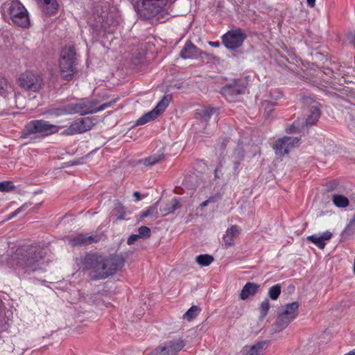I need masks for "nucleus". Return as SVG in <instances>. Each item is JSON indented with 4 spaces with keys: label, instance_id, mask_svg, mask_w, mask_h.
<instances>
[{
    "label": "nucleus",
    "instance_id": "nucleus-1",
    "mask_svg": "<svg viewBox=\"0 0 355 355\" xmlns=\"http://www.w3.org/2000/svg\"><path fill=\"white\" fill-rule=\"evenodd\" d=\"M125 259L120 255H112L104 258L98 254H87L82 261L83 268L89 272L92 280L105 279L121 268Z\"/></svg>",
    "mask_w": 355,
    "mask_h": 355
},
{
    "label": "nucleus",
    "instance_id": "nucleus-2",
    "mask_svg": "<svg viewBox=\"0 0 355 355\" xmlns=\"http://www.w3.org/2000/svg\"><path fill=\"white\" fill-rule=\"evenodd\" d=\"M46 254V251L37 246L23 245L16 250L12 260L24 273H30L40 268Z\"/></svg>",
    "mask_w": 355,
    "mask_h": 355
},
{
    "label": "nucleus",
    "instance_id": "nucleus-3",
    "mask_svg": "<svg viewBox=\"0 0 355 355\" xmlns=\"http://www.w3.org/2000/svg\"><path fill=\"white\" fill-rule=\"evenodd\" d=\"M1 9L3 15H8L14 25L21 28L29 26L28 12L19 0H8L1 6Z\"/></svg>",
    "mask_w": 355,
    "mask_h": 355
},
{
    "label": "nucleus",
    "instance_id": "nucleus-4",
    "mask_svg": "<svg viewBox=\"0 0 355 355\" xmlns=\"http://www.w3.org/2000/svg\"><path fill=\"white\" fill-rule=\"evenodd\" d=\"M78 59L75 49L67 46L60 53L59 69L61 76L66 80H71L77 71Z\"/></svg>",
    "mask_w": 355,
    "mask_h": 355
},
{
    "label": "nucleus",
    "instance_id": "nucleus-5",
    "mask_svg": "<svg viewBox=\"0 0 355 355\" xmlns=\"http://www.w3.org/2000/svg\"><path fill=\"white\" fill-rule=\"evenodd\" d=\"M299 303L293 302L278 309L275 322L277 331L284 329L297 315Z\"/></svg>",
    "mask_w": 355,
    "mask_h": 355
},
{
    "label": "nucleus",
    "instance_id": "nucleus-6",
    "mask_svg": "<svg viewBox=\"0 0 355 355\" xmlns=\"http://www.w3.org/2000/svg\"><path fill=\"white\" fill-rule=\"evenodd\" d=\"M167 0H139L137 3L138 14L145 19L157 15L166 5Z\"/></svg>",
    "mask_w": 355,
    "mask_h": 355
},
{
    "label": "nucleus",
    "instance_id": "nucleus-7",
    "mask_svg": "<svg viewBox=\"0 0 355 355\" xmlns=\"http://www.w3.org/2000/svg\"><path fill=\"white\" fill-rule=\"evenodd\" d=\"M63 126L51 124L44 120H33L25 126L26 135L38 134L41 136H47L58 132Z\"/></svg>",
    "mask_w": 355,
    "mask_h": 355
},
{
    "label": "nucleus",
    "instance_id": "nucleus-8",
    "mask_svg": "<svg viewBox=\"0 0 355 355\" xmlns=\"http://www.w3.org/2000/svg\"><path fill=\"white\" fill-rule=\"evenodd\" d=\"M305 115L306 116L303 125L309 127L314 125L320 116V104L311 97L303 98Z\"/></svg>",
    "mask_w": 355,
    "mask_h": 355
},
{
    "label": "nucleus",
    "instance_id": "nucleus-9",
    "mask_svg": "<svg viewBox=\"0 0 355 355\" xmlns=\"http://www.w3.org/2000/svg\"><path fill=\"white\" fill-rule=\"evenodd\" d=\"M96 123L93 117L80 118L73 121L68 128L64 130L63 134L73 135L80 134L91 130Z\"/></svg>",
    "mask_w": 355,
    "mask_h": 355
},
{
    "label": "nucleus",
    "instance_id": "nucleus-10",
    "mask_svg": "<svg viewBox=\"0 0 355 355\" xmlns=\"http://www.w3.org/2000/svg\"><path fill=\"white\" fill-rule=\"evenodd\" d=\"M171 101V95L164 96L162 99L157 103L156 107L153 110L146 113L141 117L137 119L136 125H144L156 119L162 112L165 110Z\"/></svg>",
    "mask_w": 355,
    "mask_h": 355
},
{
    "label": "nucleus",
    "instance_id": "nucleus-11",
    "mask_svg": "<svg viewBox=\"0 0 355 355\" xmlns=\"http://www.w3.org/2000/svg\"><path fill=\"white\" fill-rule=\"evenodd\" d=\"M245 38V34L240 28L230 31L222 37L223 43L228 49L240 47Z\"/></svg>",
    "mask_w": 355,
    "mask_h": 355
},
{
    "label": "nucleus",
    "instance_id": "nucleus-12",
    "mask_svg": "<svg viewBox=\"0 0 355 355\" xmlns=\"http://www.w3.org/2000/svg\"><path fill=\"white\" fill-rule=\"evenodd\" d=\"M112 104V102L103 103L100 106L96 107V101H88L82 99L77 103H73V106L76 110V113H80V114H86L89 113H96L102 111L107 107H109Z\"/></svg>",
    "mask_w": 355,
    "mask_h": 355
},
{
    "label": "nucleus",
    "instance_id": "nucleus-13",
    "mask_svg": "<svg viewBox=\"0 0 355 355\" xmlns=\"http://www.w3.org/2000/svg\"><path fill=\"white\" fill-rule=\"evenodd\" d=\"M19 81L21 87L33 92L38 91L42 84V79L40 75L30 72L22 73Z\"/></svg>",
    "mask_w": 355,
    "mask_h": 355
},
{
    "label": "nucleus",
    "instance_id": "nucleus-14",
    "mask_svg": "<svg viewBox=\"0 0 355 355\" xmlns=\"http://www.w3.org/2000/svg\"><path fill=\"white\" fill-rule=\"evenodd\" d=\"M300 143V139L295 137H284L277 141L274 149L277 155H284L291 150V148L297 146Z\"/></svg>",
    "mask_w": 355,
    "mask_h": 355
},
{
    "label": "nucleus",
    "instance_id": "nucleus-15",
    "mask_svg": "<svg viewBox=\"0 0 355 355\" xmlns=\"http://www.w3.org/2000/svg\"><path fill=\"white\" fill-rule=\"evenodd\" d=\"M245 87L234 80L231 83L227 84L221 89L222 94L229 101H233L234 97L243 94Z\"/></svg>",
    "mask_w": 355,
    "mask_h": 355
},
{
    "label": "nucleus",
    "instance_id": "nucleus-16",
    "mask_svg": "<svg viewBox=\"0 0 355 355\" xmlns=\"http://www.w3.org/2000/svg\"><path fill=\"white\" fill-rule=\"evenodd\" d=\"M164 355H176L185 346V342L181 339L168 340L159 345Z\"/></svg>",
    "mask_w": 355,
    "mask_h": 355
},
{
    "label": "nucleus",
    "instance_id": "nucleus-17",
    "mask_svg": "<svg viewBox=\"0 0 355 355\" xmlns=\"http://www.w3.org/2000/svg\"><path fill=\"white\" fill-rule=\"evenodd\" d=\"M202 55H207L197 48L190 40L187 41L184 47L180 53V56L184 60L196 59Z\"/></svg>",
    "mask_w": 355,
    "mask_h": 355
},
{
    "label": "nucleus",
    "instance_id": "nucleus-18",
    "mask_svg": "<svg viewBox=\"0 0 355 355\" xmlns=\"http://www.w3.org/2000/svg\"><path fill=\"white\" fill-rule=\"evenodd\" d=\"M268 347L267 341H260L252 345L244 346L239 352V355H264Z\"/></svg>",
    "mask_w": 355,
    "mask_h": 355
},
{
    "label": "nucleus",
    "instance_id": "nucleus-19",
    "mask_svg": "<svg viewBox=\"0 0 355 355\" xmlns=\"http://www.w3.org/2000/svg\"><path fill=\"white\" fill-rule=\"evenodd\" d=\"M332 237V233L326 231L322 234H313L309 236L306 239L317 245L320 249H324L326 245V241H329Z\"/></svg>",
    "mask_w": 355,
    "mask_h": 355
},
{
    "label": "nucleus",
    "instance_id": "nucleus-20",
    "mask_svg": "<svg viewBox=\"0 0 355 355\" xmlns=\"http://www.w3.org/2000/svg\"><path fill=\"white\" fill-rule=\"evenodd\" d=\"M96 241L95 236L78 234L69 240V245L72 247L84 246Z\"/></svg>",
    "mask_w": 355,
    "mask_h": 355
},
{
    "label": "nucleus",
    "instance_id": "nucleus-21",
    "mask_svg": "<svg viewBox=\"0 0 355 355\" xmlns=\"http://www.w3.org/2000/svg\"><path fill=\"white\" fill-rule=\"evenodd\" d=\"M49 113L55 116H60L67 114H76V110L73 103L61 105L58 107L51 108L49 110Z\"/></svg>",
    "mask_w": 355,
    "mask_h": 355
},
{
    "label": "nucleus",
    "instance_id": "nucleus-22",
    "mask_svg": "<svg viewBox=\"0 0 355 355\" xmlns=\"http://www.w3.org/2000/svg\"><path fill=\"white\" fill-rule=\"evenodd\" d=\"M239 232V229L236 225H232L228 228L223 236V242L226 248L232 246L234 244V239Z\"/></svg>",
    "mask_w": 355,
    "mask_h": 355
},
{
    "label": "nucleus",
    "instance_id": "nucleus-23",
    "mask_svg": "<svg viewBox=\"0 0 355 355\" xmlns=\"http://www.w3.org/2000/svg\"><path fill=\"white\" fill-rule=\"evenodd\" d=\"M260 286L255 283L248 282L243 287L240 293V298L243 300H247L250 296L254 295Z\"/></svg>",
    "mask_w": 355,
    "mask_h": 355
},
{
    "label": "nucleus",
    "instance_id": "nucleus-24",
    "mask_svg": "<svg viewBox=\"0 0 355 355\" xmlns=\"http://www.w3.org/2000/svg\"><path fill=\"white\" fill-rule=\"evenodd\" d=\"M197 118L207 121L213 114H218V110L214 107H202L196 111Z\"/></svg>",
    "mask_w": 355,
    "mask_h": 355
},
{
    "label": "nucleus",
    "instance_id": "nucleus-25",
    "mask_svg": "<svg viewBox=\"0 0 355 355\" xmlns=\"http://www.w3.org/2000/svg\"><path fill=\"white\" fill-rule=\"evenodd\" d=\"M201 183L202 178L195 174L186 176L183 182L184 186L191 189H196Z\"/></svg>",
    "mask_w": 355,
    "mask_h": 355
},
{
    "label": "nucleus",
    "instance_id": "nucleus-26",
    "mask_svg": "<svg viewBox=\"0 0 355 355\" xmlns=\"http://www.w3.org/2000/svg\"><path fill=\"white\" fill-rule=\"evenodd\" d=\"M40 4L43 12L46 14L55 12L58 7L56 0H40Z\"/></svg>",
    "mask_w": 355,
    "mask_h": 355
},
{
    "label": "nucleus",
    "instance_id": "nucleus-27",
    "mask_svg": "<svg viewBox=\"0 0 355 355\" xmlns=\"http://www.w3.org/2000/svg\"><path fill=\"white\" fill-rule=\"evenodd\" d=\"M244 158V150L241 147L236 148L232 155L233 168L235 173H238L240 164Z\"/></svg>",
    "mask_w": 355,
    "mask_h": 355
},
{
    "label": "nucleus",
    "instance_id": "nucleus-28",
    "mask_svg": "<svg viewBox=\"0 0 355 355\" xmlns=\"http://www.w3.org/2000/svg\"><path fill=\"white\" fill-rule=\"evenodd\" d=\"M332 201L336 207L340 208L347 207L349 203L347 197L340 194L333 195Z\"/></svg>",
    "mask_w": 355,
    "mask_h": 355
},
{
    "label": "nucleus",
    "instance_id": "nucleus-29",
    "mask_svg": "<svg viewBox=\"0 0 355 355\" xmlns=\"http://www.w3.org/2000/svg\"><path fill=\"white\" fill-rule=\"evenodd\" d=\"M179 200L177 198L172 199L166 205V207L161 209L163 215H167L170 213H173L176 210L179 206Z\"/></svg>",
    "mask_w": 355,
    "mask_h": 355
},
{
    "label": "nucleus",
    "instance_id": "nucleus-30",
    "mask_svg": "<svg viewBox=\"0 0 355 355\" xmlns=\"http://www.w3.org/2000/svg\"><path fill=\"white\" fill-rule=\"evenodd\" d=\"M214 257L209 254H200L196 257V261L200 266H208L214 261Z\"/></svg>",
    "mask_w": 355,
    "mask_h": 355
},
{
    "label": "nucleus",
    "instance_id": "nucleus-31",
    "mask_svg": "<svg viewBox=\"0 0 355 355\" xmlns=\"http://www.w3.org/2000/svg\"><path fill=\"white\" fill-rule=\"evenodd\" d=\"M162 154H155L141 160L140 162L143 163L146 166H153L162 160Z\"/></svg>",
    "mask_w": 355,
    "mask_h": 355
},
{
    "label": "nucleus",
    "instance_id": "nucleus-32",
    "mask_svg": "<svg viewBox=\"0 0 355 355\" xmlns=\"http://www.w3.org/2000/svg\"><path fill=\"white\" fill-rule=\"evenodd\" d=\"M200 309L198 306H192L183 315L184 319L191 320L200 313Z\"/></svg>",
    "mask_w": 355,
    "mask_h": 355
},
{
    "label": "nucleus",
    "instance_id": "nucleus-33",
    "mask_svg": "<svg viewBox=\"0 0 355 355\" xmlns=\"http://www.w3.org/2000/svg\"><path fill=\"white\" fill-rule=\"evenodd\" d=\"M281 285L279 284L271 286L268 291L269 297L272 300H277L281 293Z\"/></svg>",
    "mask_w": 355,
    "mask_h": 355
},
{
    "label": "nucleus",
    "instance_id": "nucleus-34",
    "mask_svg": "<svg viewBox=\"0 0 355 355\" xmlns=\"http://www.w3.org/2000/svg\"><path fill=\"white\" fill-rule=\"evenodd\" d=\"M270 307V302L268 299H265L259 306L260 318H263L268 314Z\"/></svg>",
    "mask_w": 355,
    "mask_h": 355
},
{
    "label": "nucleus",
    "instance_id": "nucleus-35",
    "mask_svg": "<svg viewBox=\"0 0 355 355\" xmlns=\"http://www.w3.org/2000/svg\"><path fill=\"white\" fill-rule=\"evenodd\" d=\"M157 204L158 202L155 203V205L150 207L147 210L144 211L142 213L141 216L143 218L148 217V216H153L154 218L158 217V212H157Z\"/></svg>",
    "mask_w": 355,
    "mask_h": 355
},
{
    "label": "nucleus",
    "instance_id": "nucleus-36",
    "mask_svg": "<svg viewBox=\"0 0 355 355\" xmlns=\"http://www.w3.org/2000/svg\"><path fill=\"white\" fill-rule=\"evenodd\" d=\"M113 214L116 217L117 220L123 219L125 214L124 207L121 204L116 205L113 209Z\"/></svg>",
    "mask_w": 355,
    "mask_h": 355
},
{
    "label": "nucleus",
    "instance_id": "nucleus-37",
    "mask_svg": "<svg viewBox=\"0 0 355 355\" xmlns=\"http://www.w3.org/2000/svg\"><path fill=\"white\" fill-rule=\"evenodd\" d=\"M138 236L139 238L148 239L150 236V229L146 226H141L138 229Z\"/></svg>",
    "mask_w": 355,
    "mask_h": 355
},
{
    "label": "nucleus",
    "instance_id": "nucleus-38",
    "mask_svg": "<svg viewBox=\"0 0 355 355\" xmlns=\"http://www.w3.org/2000/svg\"><path fill=\"white\" fill-rule=\"evenodd\" d=\"M274 104L268 101L263 103L264 108V116L266 118H269L273 111Z\"/></svg>",
    "mask_w": 355,
    "mask_h": 355
},
{
    "label": "nucleus",
    "instance_id": "nucleus-39",
    "mask_svg": "<svg viewBox=\"0 0 355 355\" xmlns=\"http://www.w3.org/2000/svg\"><path fill=\"white\" fill-rule=\"evenodd\" d=\"M14 189V184L10 181H3L0 182V191L2 192L9 191Z\"/></svg>",
    "mask_w": 355,
    "mask_h": 355
},
{
    "label": "nucleus",
    "instance_id": "nucleus-40",
    "mask_svg": "<svg viewBox=\"0 0 355 355\" xmlns=\"http://www.w3.org/2000/svg\"><path fill=\"white\" fill-rule=\"evenodd\" d=\"M9 87H10V85L8 83L7 80L0 77V94H5Z\"/></svg>",
    "mask_w": 355,
    "mask_h": 355
},
{
    "label": "nucleus",
    "instance_id": "nucleus-41",
    "mask_svg": "<svg viewBox=\"0 0 355 355\" xmlns=\"http://www.w3.org/2000/svg\"><path fill=\"white\" fill-rule=\"evenodd\" d=\"M355 229V214L354 218L351 220L349 224L344 230L343 234H349L352 230Z\"/></svg>",
    "mask_w": 355,
    "mask_h": 355
},
{
    "label": "nucleus",
    "instance_id": "nucleus-42",
    "mask_svg": "<svg viewBox=\"0 0 355 355\" xmlns=\"http://www.w3.org/2000/svg\"><path fill=\"white\" fill-rule=\"evenodd\" d=\"M28 207L27 204H24L22 206L19 207L17 209H16L15 211L10 214V215L8 217V219H11L16 216L18 214H19L21 211L24 210Z\"/></svg>",
    "mask_w": 355,
    "mask_h": 355
},
{
    "label": "nucleus",
    "instance_id": "nucleus-43",
    "mask_svg": "<svg viewBox=\"0 0 355 355\" xmlns=\"http://www.w3.org/2000/svg\"><path fill=\"white\" fill-rule=\"evenodd\" d=\"M216 199L215 197H210L205 201L202 202L200 205V207L202 209L205 207L207 206L209 203H214V202H216Z\"/></svg>",
    "mask_w": 355,
    "mask_h": 355
},
{
    "label": "nucleus",
    "instance_id": "nucleus-44",
    "mask_svg": "<svg viewBox=\"0 0 355 355\" xmlns=\"http://www.w3.org/2000/svg\"><path fill=\"white\" fill-rule=\"evenodd\" d=\"M300 130V122L295 121L291 128L289 129V132H297Z\"/></svg>",
    "mask_w": 355,
    "mask_h": 355
},
{
    "label": "nucleus",
    "instance_id": "nucleus-45",
    "mask_svg": "<svg viewBox=\"0 0 355 355\" xmlns=\"http://www.w3.org/2000/svg\"><path fill=\"white\" fill-rule=\"evenodd\" d=\"M138 239H139L138 234H131L128 239L127 243L132 245Z\"/></svg>",
    "mask_w": 355,
    "mask_h": 355
},
{
    "label": "nucleus",
    "instance_id": "nucleus-46",
    "mask_svg": "<svg viewBox=\"0 0 355 355\" xmlns=\"http://www.w3.org/2000/svg\"><path fill=\"white\" fill-rule=\"evenodd\" d=\"M222 175L221 166H218L214 171V176L216 178H220Z\"/></svg>",
    "mask_w": 355,
    "mask_h": 355
},
{
    "label": "nucleus",
    "instance_id": "nucleus-47",
    "mask_svg": "<svg viewBox=\"0 0 355 355\" xmlns=\"http://www.w3.org/2000/svg\"><path fill=\"white\" fill-rule=\"evenodd\" d=\"M133 196L135 198V200L137 202L141 200V194L139 191H135L133 193Z\"/></svg>",
    "mask_w": 355,
    "mask_h": 355
},
{
    "label": "nucleus",
    "instance_id": "nucleus-48",
    "mask_svg": "<svg viewBox=\"0 0 355 355\" xmlns=\"http://www.w3.org/2000/svg\"><path fill=\"white\" fill-rule=\"evenodd\" d=\"M306 2H307V5L311 7V8H313L315 6V0H306Z\"/></svg>",
    "mask_w": 355,
    "mask_h": 355
},
{
    "label": "nucleus",
    "instance_id": "nucleus-49",
    "mask_svg": "<svg viewBox=\"0 0 355 355\" xmlns=\"http://www.w3.org/2000/svg\"><path fill=\"white\" fill-rule=\"evenodd\" d=\"M209 44L213 47H218L220 44L218 42H209Z\"/></svg>",
    "mask_w": 355,
    "mask_h": 355
},
{
    "label": "nucleus",
    "instance_id": "nucleus-50",
    "mask_svg": "<svg viewBox=\"0 0 355 355\" xmlns=\"http://www.w3.org/2000/svg\"><path fill=\"white\" fill-rule=\"evenodd\" d=\"M352 122H353V123H349L348 124V126L349 127V128L351 130H353L354 128H355V121H354V119L352 121Z\"/></svg>",
    "mask_w": 355,
    "mask_h": 355
}]
</instances>
